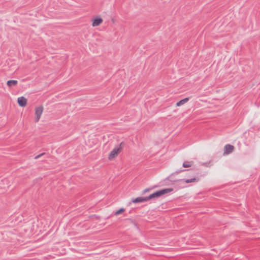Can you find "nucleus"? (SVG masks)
<instances>
[{
    "mask_svg": "<svg viewBox=\"0 0 260 260\" xmlns=\"http://www.w3.org/2000/svg\"><path fill=\"white\" fill-rule=\"evenodd\" d=\"M199 180V178H198V177H194L193 178L188 179H185V180H184L183 179H178V180H174L173 181L174 182L184 181L186 183H189L194 182H197Z\"/></svg>",
    "mask_w": 260,
    "mask_h": 260,
    "instance_id": "423d86ee",
    "label": "nucleus"
},
{
    "mask_svg": "<svg viewBox=\"0 0 260 260\" xmlns=\"http://www.w3.org/2000/svg\"><path fill=\"white\" fill-rule=\"evenodd\" d=\"M103 22V19L100 17H97L93 20L92 25L93 27L100 25Z\"/></svg>",
    "mask_w": 260,
    "mask_h": 260,
    "instance_id": "0eeeda50",
    "label": "nucleus"
},
{
    "mask_svg": "<svg viewBox=\"0 0 260 260\" xmlns=\"http://www.w3.org/2000/svg\"><path fill=\"white\" fill-rule=\"evenodd\" d=\"M173 191V188H163L159 190H157L155 192L151 193L149 196L146 197L147 201L152 200L155 198H158L161 196L170 193Z\"/></svg>",
    "mask_w": 260,
    "mask_h": 260,
    "instance_id": "f257e3e1",
    "label": "nucleus"
},
{
    "mask_svg": "<svg viewBox=\"0 0 260 260\" xmlns=\"http://www.w3.org/2000/svg\"><path fill=\"white\" fill-rule=\"evenodd\" d=\"M18 84V81L15 80H9L7 82V85L9 87L15 86Z\"/></svg>",
    "mask_w": 260,
    "mask_h": 260,
    "instance_id": "1a4fd4ad",
    "label": "nucleus"
},
{
    "mask_svg": "<svg viewBox=\"0 0 260 260\" xmlns=\"http://www.w3.org/2000/svg\"><path fill=\"white\" fill-rule=\"evenodd\" d=\"M43 111V107L42 106H40L38 107L35 109V121L36 122H38L40 119L41 116Z\"/></svg>",
    "mask_w": 260,
    "mask_h": 260,
    "instance_id": "7ed1b4c3",
    "label": "nucleus"
},
{
    "mask_svg": "<svg viewBox=\"0 0 260 260\" xmlns=\"http://www.w3.org/2000/svg\"><path fill=\"white\" fill-rule=\"evenodd\" d=\"M17 102L20 107H24L26 105L27 99L24 96L19 97L17 99Z\"/></svg>",
    "mask_w": 260,
    "mask_h": 260,
    "instance_id": "39448f33",
    "label": "nucleus"
},
{
    "mask_svg": "<svg viewBox=\"0 0 260 260\" xmlns=\"http://www.w3.org/2000/svg\"><path fill=\"white\" fill-rule=\"evenodd\" d=\"M45 154H46V153H41V154H39V155H38L36 156L35 157V159H38V158H39L40 157H41V156H42L43 155H45Z\"/></svg>",
    "mask_w": 260,
    "mask_h": 260,
    "instance_id": "4468645a",
    "label": "nucleus"
},
{
    "mask_svg": "<svg viewBox=\"0 0 260 260\" xmlns=\"http://www.w3.org/2000/svg\"><path fill=\"white\" fill-rule=\"evenodd\" d=\"M186 170H177L176 171V172H175L174 173L171 174L170 176H169L168 178H166V180H168L169 179V178L170 177H171L172 176H173V175L174 174H178L180 173H181V172H183V171H186Z\"/></svg>",
    "mask_w": 260,
    "mask_h": 260,
    "instance_id": "ddd939ff",
    "label": "nucleus"
},
{
    "mask_svg": "<svg viewBox=\"0 0 260 260\" xmlns=\"http://www.w3.org/2000/svg\"><path fill=\"white\" fill-rule=\"evenodd\" d=\"M189 99V98H184V99L179 101V102H178L176 103V106L177 107H179V106L184 104L186 102H187L188 101Z\"/></svg>",
    "mask_w": 260,
    "mask_h": 260,
    "instance_id": "9d476101",
    "label": "nucleus"
},
{
    "mask_svg": "<svg viewBox=\"0 0 260 260\" xmlns=\"http://www.w3.org/2000/svg\"><path fill=\"white\" fill-rule=\"evenodd\" d=\"M151 189V188H146V189H144L143 191L142 194H145V193L149 192Z\"/></svg>",
    "mask_w": 260,
    "mask_h": 260,
    "instance_id": "2eb2a0df",
    "label": "nucleus"
},
{
    "mask_svg": "<svg viewBox=\"0 0 260 260\" xmlns=\"http://www.w3.org/2000/svg\"><path fill=\"white\" fill-rule=\"evenodd\" d=\"M234 147L231 144H226L224 147V153L229 154L233 152Z\"/></svg>",
    "mask_w": 260,
    "mask_h": 260,
    "instance_id": "20e7f679",
    "label": "nucleus"
},
{
    "mask_svg": "<svg viewBox=\"0 0 260 260\" xmlns=\"http://www.w3.org/2000/svg\"><path fill=\"white\" fill-rule=\"evenodd\" d=\"M192 164H193V161H185L183 163L182 166L184 168H188V167H190L192 165Z\"/></svg>",
    "mask_w": 260,
    "mask_h": 260,
    "instance_id": "9b49d317",
    "label": "nucleus"
},
{
    "mask_svg": "<svg viewBox=\"0 0 260 260\" xmlns=\"http://www.w3.org/2000/svg\"><path fill=\"white\" fill-rule=\"evenodd\" d=\"M124 211H125V209L124 208H121L119 210H118L117 211L115 212L114 214L115 215H118L123 213Z\"/></svg>",
    "mask_w": 260,
    "mask_h": 260,
    "instance_id": "f8f14e48",
    "label": "nucleus"
},
{
    "mask_svg": "<svg viewBox=\"0 0 260 260\" xmlns=\"http://www.w3.org/2000/svg\"><path fill=\"white\" fill-rule=\"evenodd\" d=\"M125 144L121 142L119 145L116 146L110 153L108 158L111 160L115 158L122 150Z\"/></svg>",
    "mask_w": 260,
    "mask_h": 260,
    "instance_id": "f03ea898",
    "label": "nucleus"
},
{
    "mask_svg": "<svg viewBox=\"0 0 260 260\" xmlns=\"http://www.w3.org/2000/svg\"><path fill=\"white\" fill-rule=\"evenodd\" d=\"M147 198L146 197H138L136 199L132 200V202L134 203H142L144 202H147Z\"/></svg>",
    "mask_w": 260,
    "mask_h": 260,
    "instance_id": "6e6552de",
    "label": "nucleus"
}]
</instances>
